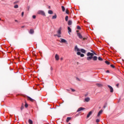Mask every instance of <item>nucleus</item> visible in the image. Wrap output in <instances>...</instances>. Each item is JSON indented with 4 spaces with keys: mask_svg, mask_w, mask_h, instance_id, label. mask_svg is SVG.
Returning a JSON list of instances; mask_svg holds the SVG:
<instances>
[{
    "mask_svg": "<svg viewBox=\"0 0 124 124\" xmlns=\"http://www.w3.org/2000/svg\"><path fill=\"white\" fill-rule=\"evenodd\" d=\"M80 51L81 53H83V54H85L86 53V50L83 48L80 49Z\"/></svg>",
    "mask_w": 124,
    "mask_h": 124,
    "instance_id": "a211bd4d",
    "label": "nucleus"
},
{
    "mask_svg": "<svg viewBox=\"0 0 124 124\" xmlns=\"http://www.w3.org/2000/svg\"><path fill=\"white\" fill-rule=\"evenodd\" d=\"M77 54V55H78V56H80L81 55V52H78Z\"/></svg>",
    "mask_w": 124,
    "mask_h": 124,
    "instance_id": "c9c22d12",
    "label": "nucleus"
},
{
    "mask_svg": "<svg viewBox=\"0 0 124 124\" xmlns=\"http://www.w3.org/2000/svg\"><path fill=\"white\" fill-rule=\"evenodd\" d=\"M62 11H63V12H64V11H65V8H64V6H62Z\"/></svg>",
    "mask_w": 124,
    "mask_h": 124,
    "instance_id": "412c9836",
    "label": "nucleus"
},
{
    "mask_svg": "<svg viewBox=\"0 0 124 124\" xmlns=\"http://www.w3.org/2000/svg\"><path fill=\"white\" fill-rule=\"evenodd\" d=\"M87 40L86 38H83V40Z\"/></svg>",
    "mask_w": 124,
    "mask_h": 124,
    "instance_id": "37998d69",
    "label": "nucleus"
},
{
    "mask_svg": "<svg viewBox=\"0 0 124 124\" xmlns=\"http://www.w3.org/2000/svg\"><path fill=\"white\" fill-rule=\"evenodd\" d=\"M96 123H99V119H96Z\"/></svg>",
    "mask_w": 124,
    "mask_h": 124,
    "instance_id": "a19ab883",
    "label": "nucleus"
},
{
    "mask_svg": "<svg viewBox=\"0 0 124 124\" xmlns=\"http://www.w3.org/2000/svg\"><path fill=\"white\" fill-rule=\"evenodd\" d=\"M72 92H75V90L73 89H71Z\"/></svg>",
    "mask_w": 124,
    "mask_h": 124,
    "instance_id": "79ce46f5",
    "label": "nucleus"
},
{
    "mask_svg": "<svg viewBox=\"0 0 124 124\" xmlns=\"http://www.w3.org/2000/svg\"><path fill=\"white\" fill-rule=\"evenodd\" d=\"M106 107H107V103H105V104L103 107V108H106Z\"/></svg>",
    "mask_w": 124,
    "mask_h": 124,
    "instance_id": "a878e982",
    "label": "nucleus"
},
{
    "mask_svg": "<svg viewBox=\"0 0 124 124\" xmlns=\"http://www.w3.org/2000/svg\"><path fill=\"white\" fill-rule=\"evenodd\" d=\"M75 51H78H78H80V49H79L77 46H75Z\"/></svg>",
    "mask_w": 124,
    "mask_h": 124,
    "instance_id": "2eb2a0df",
    "label": "nucleus"
},
{
    "mask_svg": "<svg viewBox=\"0 0 124 124\" xmlns=\"http://www.w3.org/2000/svg\"><path fill=\"white\" fill-rule=\"evenodd\" d=\"M110 66H111V67H112V68H115V66H114V65H113V64H111Z\"/></svg>",
    "mask_w": 124,
    "mask_h": 124,
    "instance_id": "4c0bfd02",
    "label": "nucleus"
},
{
    "mask_svg": "<svg viewBox=\"0 0 124 124\" xmlns=\"http://www.w3.org/2000/svg\"><path fill=\"white\" fill-rule=\"evenodd\" d=\"M98 60L99 61H103V59H102L101 58V57H99L98 58Z\"/></svg>",
    "mask_w": 124,
    "mask_h": 124,
    "instance_id": "c85d7f7f",
    "label": "nucleus"
},
{
    "mask_svg": "<svg viewBox=\"0 0 124 124\" xmlns=\"http://www.w3.org/2000/svg\"><path fill=\"white\" fill-rule=\"evenodd\" d=\"M68 33H69V34H70V32H71V28H70V27H68Z\"/></svg>",
    "mask_w": 124,
    "mask_h": 124,
    "instance_id": "6ab92c4d",
    "label": "nucleus"
},
{
    "mask_svg": "<svg viewBox=\"0 0 124 124\" xmlns=\"http://www.w3.org/2000/svg\"><path fill=\"white\" fill-rule=\"evenodd\" d=\"M67 91H69V90H68V89H67Z\"/></svg>",
    "mask_w": 124,
    "mask_h": 124,
    "instance_id": "6e6d98bb",
    "label": "nucleus"
},
{
    "mask_svg": "<svg viewBox=\"0 0 124 124\" xmlns=\"http://www.w3.org/2000/svg\"><path fill=\"white\" fill-rule=\"evenodd\" d=\"M38 14H40V15H43V16H46V15H45V12L41 10L38 11Z\"/></svg>",
    "mask_w": 124,
    "mask_h": 124,
    "instance_id": "7ed1b4c3",
    "label": "nucleus"
},
{
    "mask_svg": "<svg viewBox=\"0 0 124 124\" xmlns=\"http://www.w3.org/2000/svg\"><path fill=\"white\" fill-rule=\"evenodd\" d=\"M68 26H71V25H72V20H68Z\"/></svg>",
    "mask_w": 124,
    "mask_h": 124,
    "instance_id": "f8f14e48",
    "label": "nucleus"
},
{
    "mask_svg": "<svg viewBox=\"0 0 124 124\" xmlns=\"http://www.w3.org/2000/svg\"><path fill=\"white\" fill-rule=\"evenodd\" d=\"M70 120H71V117H67L66 120V123H68Z\"/></svg>",
    "mask_w": 124,
    "mask_h": 124,
    "instance_id": "f3484780",
    "label": "nucleus"
},
{
    "mask_svg": "<svg viewBox=\"0 0 124 124\" xmlns=\"http://www.w3.org/2000/svg\"><path fill=\"white\" fill-rule=\"evenodd\" d=\"M85 56V55H84V54H80V57L81 58H83V57H84Z\"/></svg>",
    "mask_w": 124,
    "mask_h": 124,
    "instance_id": "72a5a7b5",
    "label": "nucleus"
},
{
    "mask_svg": "<svg viewBox=\"0 0 124 124\" xmlns=\"http://www.w3.org/2000/svg\"><path fill=\"white\" fill-rule=\"evenodd\" d=\"M83 110H85V108L80 107V108H78L77 112H80V111H82Z\"/></svg>",
    "mask_w": 124,
    "mask_h": 124,
    "instance_id": "423d86ee",
    "label": "nucleus"
},
{
    "mask_svg": "<svg viewBox=\"0 0 124 124\" xmlns=\"http://www.w3.org/2000/svg\"><path fill=\"white\" fill-rule=\"evenodd\" d=\"M66 14H69V11H68V10L66 9Z\"/></svg>",
    "mask_w": 124,
    "mask_h": 124,
    "instance_id": "473e14b6",
    "label": "nucleus"
},
{
    "mask_svg": "<svg viewBox=\"0 0 124 124\" xmlns=\"http://www.w3.org/2000/svg\"><path fill=\"white\" fill-rule=\"evenodd\" d=\"M85 96H87V94L85 95Z\"/></svg>",
    "mask_w": 124,
    "mask_h": 124,
    "instance_id": "4d7b16f0",
    "label": "nucleus"
},
{
    "mask_svg": "<svg viewBox=\"0 0 124 124\" xmlns=\"http://www.w3.org/2000/svg\"><path fill=\"white\" fill-rule=\"evenodd\" d=\"M52 19H57V15L55 14L54 16H53Z\"/></svg>",
    "mask_w": 124,
    "mask_h": 124,
    "instance_id": "5701e85b",
    "label": "nucleus"
},
{
    "mask_svg": "<svg viewBox=\"0 0 124 124\" xmlns=\"http://www.w3.org/2000/svg\"><path fill=\"white\" fill-rule=\"evenodd\" d=\"M90 100H91V98H90V97H87L85 98L84 102H89V101H90Z\"/></svg>",
    "mask_w": 124,
    "mask_h": 124,
    "instance_id": "0eeeda50",
    "label": "nucleus"
},
{
    "mask_svg": "<svg viewBox=\"0 0 124 124\" xmlns=\"http://www.w3.org/2000/svg\"><path fill=\"white\" fill-rule=\"evenodd\" d=\"M79 31H77V32H78Z\"/></svg>",
    "mask_w": 124,
    "mask_h": 124,
    "instance_id": "603ef678",
    "label": "nucleus"
},
{
    "mask_svg": "<svg viewBox=\"0 0 124 124\" xmlns=\"http://www.w3.org/2000/svg\"><path fill=\"white\" fill-rule=\"evenodd\" d=\"M105 63H106L107 64L109 65V64H110V62H109L108 61H105Z\"/></svg>",
    "mask_w": 124,
    "mask_h": 124,
    "instance_id": "cd10ccee",
    "label": "nucleus"
},
{
    "mask_svg": "<svg viewBox=\"0 0 124 124\" xmlns=\"http://www.w3.org/2000/svg\"><path fill=\"white\" fill-rule=\"evenodd\" d=\"M91 52H93V51L92 50H91Z\"/></svg>",
    "mask_w": 124,
    "mask_h": 124,
    "instance_id": "5fc2aeb1",
    "label": "nucleus"
},
{
    "mask_svg": "<svg viewBox=\"0 0 124 124\" xmlns=\"http://www.w3.org/2000/svg\"><path fill=\"white\" fill-rule=\"evenodd\" d=\"M49 9H51V7L50 6H48Z\"/></svg>",
    "mask_w": 124,
    "mask_h": 124,
    "instance_id": "09e8293b",
    "label": "nucleus"
},
{
    "mask_svg": "<svg viewBox=\"0 0 124 124\" xmlns=\"http://www.w3.org/2000/svg\"><path fill=\"white\" fill-rule=\"evenodd\" d=\"M19 7V6L18 4H16L14 6V8H18Z\"/></svg>",
    "mask_w": 124,
    "mask_h": 124,
    "instance_id": "bb28decb",
    "label": "nucleus"
},
{
    "mask_svg": "<svg viewBox=\"0 0 124 124\" xmlns=\"http://www.w3.org/2000/svg\"><path fill=\"white\" fill-rule=\"evenodd\" d=\"M55 59L56 61H59V60H60V58L59 57V55L58 54L55 55Z\"/></svg>",
    "mask_w": 124,
    "mask_h": 124,
    "instance_id": "ddd939ff",
    "label": "nucleus"
},
{
    "mask_svg": "<svg viewBox=\"0 0 124 124\" xmlns=\"http://www.w3.org/2000/svg\"><path fill=\"white\" fill-rule=\"evenodd\" d=\"M76 80L77 81H78L79 82H80L81 81V79L80 78H76Z\"/></svg>",
    "mask_w": 124,
    "mask_h": 124,
    "instance_id": "c756f323",
    "label": "nucleus"
},
{
    "mask_svg": "<svg viewBox=\"0 0 124 124\" xmlns=\"http://www.w3.org/2000/svg\"><path fill=\"white\" fill-rule=\"evenodd\" d=\"M24 27H25V26H23L21 27L22 29H24Z\"/></svg>",
    "mask_w": 124,
    "mask_h": 124,
    "instance_id": "de8ad7c7",
    "label": "nucleus"
},
{
    "mask_svg": "<svg viewBox=\"0 0 124 124\" xmlns=\"http://www.w3.org/2000/svg\"><path fill=\"white\" fill-rule=\"evenodd\" d=\"M60 39L61 41H59L60 43H66V42H67V41L64 39L61 38Z\"/></svg>",
    "mask_w": 124,
    "mask_h": 124,
    "instance_id": "20e7f679",
    "label": "nucleus"
},
{
    "mask_svg": "<svg viewBox=\"0 0 124 124\" xmlns=\"http://www.w3.org/2000/svg\"><path fill=\"white\" fill-rule=\"evenodd\" d=\"M23 109H24V104H22L21 108H20V110L22 111V110H23Z\"/></svg>",
    "mask_w": 124,
    "mask_h": 124,
    "instance_id": "393cba45",
    "label": "nucleus"
},
{
    "mask_svg": "<svg viewBox=\"0 0 124 124\" xmlns=\"http://www.w3.org/2000/svg\"><path fill=\"white\" fill-rule=\"evenodd\" d=\"M92 114H93V112L90 111L87 116V118L88 119V118H90V117L91 115H92Z\"/></svg>",
    "mask_w": 124,
    "mask_h": 124,
    "instance_id": "9b49d317",
    "label": "nucleus"
},
{
    "mask_svg": "<svg viewBox=\"0 0 124 124\" xmlns=\"http://www.w3.org/2000/svg\"><path fill=\"white\" fill-rule=\"evenodd\" d=\"M77 29L78 30H81V27L80 26H77Z\"/></svg>",
    "mask_w": 124,
    "mask_h": 124,
    "instance_id": "f704fd0d",
    "label": "nucleus"
},
{
    "mask_svg": "<svg viewBox=\"0 0 124 124\" xmlns=\"http://www.w3.org/2000/svg\"><path fill=\"white\" fill-rule=\"evenodd\" d=\"M60 60H61V61H62L63 58H61L60 59Z\"/></svg>",
    "mask_w": 124,
    "mask_h": 124,
    "instance_id": "8fccbe9b",
    "label": "nucleus"
},
{
    "mask_svg": "<svg viewBox=\"0 0 124 124\" xmlns=\"http://www.w3.org/2000/svg\"><path fill=\"white\" fill-rule=\"evenodd\" d=\"M0 21H1V18H0Z\"/></svg>",
    "mask_w": 124,
    "mask_h": 124,
    "instance_id": "864d4df0",
    "label": "nucleus"
},
{
    "mask_svg": "<svg viewBox=\"0 0 124 124\" xmlns=\"http://www.w3.org/2000/svg\"><path fill=\"white\" fill-rule=\"evenodd\" d=\"M102 112H103V110L102 109H101L97 114V117H99L101 114H102Z\"/></svg>",
    "mask_w": 124,
    "mask_h": 124,
    "instance_id": "1a4fd4ad",
    "label": "nucleus"
},
{
    "mask_svg": "<svg viewBox=\"0 0 124 124\" xmlns=\"http://www.w3.org/2000/svg\"><path fill=\"white\" fill-rule=\"evenodd\" d=\"M77 35L78 36L79 38H80V39H82V38H83V36H82V35L80 33L78 32L77 33Z\"/></svg>",
    "mask_w": 124,
    "mask_h": 124,
    "instance_id": "6e6552de",
    "label": "nucleus"
},
{
    "mask_svg": "<svg viewBox=\"0 0 124 124\" xmlns=\"http://www.w3.org/2000/svg\"><path fill=\"white\" fill-rule=\"evenodd\" d=\"M29 105H28V104L26 103L25 105V108H28Z\"/></svg>",
    "mask_w": 124,
    "mask_h": 124,
    "instance_id": "7c9ffc66",
    "label": "nucleus"
},
{
    "mask_svg": "<svg viewBox=\"0 0 124 124\" xmlns=\"http://www.w3.org/2000/svg\"><path fill=\"white\" fill-rule=\"evenodd\" d=\"M48 14H53V11H52V10H49V11H48Z\"/></svg>",
    "mask_w": 124,
    "mask_h": 124,
    "instance_id": "4be33fe9",
    "label": "nucleus"
},
{
    "mask_svg": "<svg viewBox=\"0 0 124 124\" xmlns=\"http://www.w3.org/2000/svg\"><path fill=\"white\" fill-rule=\"evenodd\" d=\"M27 98H28V100H30V101H31V102H33V101L34 100H33V99L31 98L30 96H27Z\"/></svg>",
    "mask_w": 124,
    "mask_h": 124,
    "instance_id": "9d476101",
    "label": "nucleus"
},
{
    "mask_svg": "<svg viewBox=\"0 0 124 124\" xmlns=\"http://www.w3.org/2000/svg\"><path fill=\"white\" fill-rule=\"evenodd\" d=\"M24 12H22V13H21V16L22 17H23L24 16Z\"/></svg>",
    "mask_w": 124,
    "mask_h": 124,
    "instance_id": "58836bf2",
    "label": "nucleus"
},
{
    "mask_svg": "<svg viewBox=\"0 0 124 124\" xmlns=\"http://www.w3.org/2000/svg\"><path fill=\"white\" fill-rule=\"evenodd\" d=\"M108 88H109L110 93H113L114 92V89H113V87L110 85H108Z\"/></svg>",
    "mask_w": 124,
    "mask_h": 124,
    "instance_id": "39448f33",
    "label": "nucleus"
},
{
    "mask_svg": "<svg viewBox=\"0 0 124 124\" xmlns=\"http://www.w3.org/2000/svg\"><path fill=\"white\" fill-rule=\"evenodd\" d=\"M32 18H33V19H35V18H36V16L33 15V16H32Z\"/></svg>",
    "mask_w": 124,
    "mask_h": 124,
    "instance_id": "ea45409f",
    "label": "nucleus"
},
{
    "mask_svg": "<svg viewBox=\"0 0 124 124\" xmlns=\"http://www.w3.org/2000/svg\"><path fill=\"white\" fill-rule=\"evenodd\" d=\"M62 27L60 28L57 31V34L54 35V36H58V37H62Z\"/></svg>",
    "mask_w": 124,
    "mask_h": 124,
    "instance_id": "f03ea898",
    "label": "nucleus"
},
{
    "mask_svg": "<svg viewBox=\"0 0 124 124\" xmlns=\"http://www.w3.org/2000/svg\"><path fill=\"white\" fill-rule=\"evenodd\" d=\"M96 86H97V87H102L103 85H102V84H100V83H96Z\"/></svg>",
    "mask_w": 124,
    "mask_h": 124,
    "instance_id": "4468645a",
    "label": "nucleus"
},
{
    "mask_svg": "<svg viewBox=\"0 0 124 124\" xmlns=\"http://www.w3.org/2000/svg\"><path fill=\"white\" fill-rule=\"evenodd\" d=\"M94 55H96V53L94 52H93V53L88 52L87 54V56L88 57H87V61H91V60H92V59L94 61H97V57L96 56H93Z\"/></svg>",
    "mask_w": 124,
    "mask_h": 124,
    "instance_id": "f257e3e1",
    "label": "nucleus"
},
{
    "mask_svg": "<svg viewBox=\"0 0 124 124\" xmlns=\"http://www.w3.org/2000/svg\"><path fill=\"white\" fill-rule=\"evenodd\" d=\"M30 8H31V7H30V6H28L27 7V10H28V11H29L30 10Z\"/></svg>",
    "mask_w": 124,
    "mask_h": 124,
    "instance_id": "e433bc0d",
    "label": "nucleus"
},
{
    "mask_svg": "<svg viewBox=\"0 0 124 124\" xmlns=\"http://www.w3.org/2000/svg\"><path fill=\"white\" fill-rule=\"evenodd\" d=\"M119 84H116V86L117 87V88H119Z\"/></svg>",
    "mask_w": 124,
    "mask_h": 124,
    "instance_id": "49530a36",
    "label": "nucleus"
},
{
    "mask_svg": "<svg viewBox=\"0 0 124 124\" xmlns=\"http://www.w3.org/2000/svg\"><path fill=\"white\" fill-rule=\"evenodd\" d=\"M50 70H51V71L53 70V67H50Z\"/></svg>",
    "mask_w": 124,
    "mask_h": 124,
    "instance_id": "c03bdc74",
    "label": "nucleus"
},
{
    "mask_svg": "<svg viewBox=\"0 0 124 124\" xmlns=\"http://www.w3.org/2000/svg\"><path fill=\"white\" fill-rule=\"evenodd\" d=\"M16 3H19V1H16L14 2V4H16Z\"/></svg>",
    "mask_w": 124,
    "mask_h": 124,
    "instance_id": "2f4dec72",
    "label": "nucleus"
},
{
    "mask_svg": "<svg viewBox=\"0 0 124 124\" xmlns=\"http://www.w3.org/2000/svg\"><path fill=\"white\" fill-rule=\"evenodd\" d=\"M28 122L30 124H33V122H32V120H31V119H29V121H28Z\"/></svg>",
    "mask_w": 124,
    "mask_h": 124,
    "instance_id": "aec40b11",
    "label": "nucleus"
},
{
    "mask_svg": "<svg viewBox=\"0 0 124 124\" xmlns=\"http://www.w3.org/2000/svg\"><path fill=\"white\" fill-rule=\"evenodd\" d=\"M34 31L33 29L30 30V33H31V34H32L33 33H34Z\"/></svg>",
    "mask_w": 124,
    "mask_h": 124,
    "instance_id": "dca6fc26",
    "label": "nucleus"
},
{
    "mask_svg": "<svg viewBox=\"0 0 124 124\" xmlns=\"http://www.w3.org/2000/svg\"><path fill=\"white\" fill-rule=\"evenodd\" d=\"M15 22H18V20H15Z\"/></svg>",
    "mask_w": 124,
    "mask_h": 124,
    "instance_id": "3c124183",
    "label": "nucleus"
},
{
    "mask_svg": "<svg viewBox=\"0 0 124 124\" xmlns=\"http://www.w3.org/2000/svg\"><path fill=\"white\" fill-rule=\"evenodd\" d=\"M109 70H107V71H106V73H109Z\"/></svg>",
    "mask_w": 124,
    "mask_h": 124,
    "instance_id": "a18cd8bd",
    "label": "nucleus"
},
{
    "mask_svg": "<svg viewBox=\"0 0 124 124\" xmlns=\"http://www.w3.org/2000/svg\"><path fill=\"white\" fill-rule=\"evenodd\" d=\"M65 20L66 22H67V21H68V16H65Z\"/></svg>",
    "mask_w": 124,
    "mask_h": 124,
    "instance_id": "b1692460",
    "label": "nucleus"
}]
</instances>
